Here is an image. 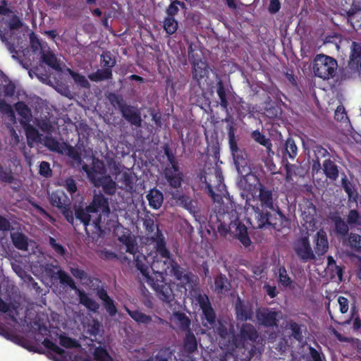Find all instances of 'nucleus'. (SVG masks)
<instances>
[{
    "label": "nucleus",
    "instance_id": "nucleus-1",
    "mask_svg": "<svg viewBox=\"0 0 361 361\" xmlns=\"http://www.w3.org/2000/svg\"><path fill=\"white\" fill-rule=\"evenodd\" d=\"M200 181L205 184V192L210 196L214 201L216 200V197H221L224 195L226 185L224 183V176L221 170L218 167L208 169L200 174Z\"/></svg>",
    "mask_w": 361,
    "mask_h": 361
},
{
    "label": "nucleus",
    "instance_id": "nucleus-2",
    "mask_svg": "<svg viewBox=\"0 0 361 361\" xmlns=\"http://www.w3.org/2000/svg\"><path fill=\"white\" fill-rule=\"evenodd\" d=\"M23 25V21L14 12L7 18H0V39L11 54L17 53L14 44L10 41L13 34V31L20 28Z\"/></svg>",
    "mask_w": 361,
    "mask_h": 361
},
{
    "label": "nucleus",
    "instance_id": "nucleus-3",
    "mask_svg": "<svg viewBox=\"0 0 361 361\" xmlns=\"http://www.w3.org/2000/svg\"><path fill=\"white\" fill-rule=\"evenodd\" d=\"M107 95L111 104L114 107H118L122 116L131 125L140 127L142 118L140 111L137 107L128 105L124 102L122 96L115 94L114 92H108Z\"/></svg>",
    "mask_w": 361,
    "mask_h": 361
},
{
    "label": "nucleus",
    "instance_id": "nucleus-4",
    "mask_svg": "<svg viewBox=\"0 0 361 361\" xmlns=\"http://www.w3.org/2000/svg\"><path fill=\"white\" fill-rule=\"evenodd\" d=\"M338 68L337 61L329 56L317 54L313 61V72L315 76L327 80L333 78Z\"/></svg>",
    "mask_w": 361,
    "mask_h": 361
},
{
    "label": "nucleus",
    "instance_id": "nucleus-5",
    "mask_svg": "<svg viewBox=\"0 0 361 361\" xmlns=\"http://www.w3.org/2000/svg\"><path fill=\"white\" fill-rule=\"evenodd\" d=\"M218 231L222 236H226L228 233L233 234L234 237L239 240L245 247L251 245L247 228L238 218L231 221L229 224L224 222L220 223L218 226Z\"/></svg>",
    "mask_w": 361,
    "mask_h": 361
},
{
    "label": "nucleus",
    "instance_id": "nucleus-6",
    "mask_svg": "<svg viewBox=\"0 0 361 361\" xmlns=\"http://www.w3.org/2000/svg\"><path fill=\"white\" fill-rule=\"evenodd\" d=\"M155 279L152 278L147 283L155 290L157 297L166 303H171L175 297L170 283L166 282L160 271H155Z\"/></svg>",
    "mask_w": 361,
    "mask_h": 361
},
{
    "label": "nucleus",
    "instance_id": "nucleus-7",
    "mask_svg": "<svg viewBox=\"0 0 361 361\" xmlns=\"http://www.w3.org/2000/svg\"><path fill=\"white\" fill-rule=\"evenodd\" d=\"M88 209L97 216L92 219L95 228H101L102 216H108L110 214L109 199L103 194H94L92 202L88 204Z\"/></svg>",
    "mask_w": 361,
    "mask_h": 361
},
{
    "label": "nucleus",
    "instance_id": "nucleus-8",
    "mask_svg": "<svg viewBox=\"0 0 361 361\" xmlns=\"http://www.w3.org/2000/svg\"><path fill=\"white\" fill-rule=\"evenodd\" d=\"M49 201L53 207L61 210L66 221L73 224V212L71 209V200L67 195L61 190H56L50 195Z\"/></svg>",
    "mask_w": 361,
    "mask_h": 361
},
{
    "label": "nucleus",
    "instance_id": "nucleus-9",
    "mask_svg": "<svg viewBox=\"0 0 361 361\" xmlns=\"http://www.w3.org/2000/svg\"><path fill=\"white\" fill-rule=\"evenodd\" d=\"M293 248L302 262L305 263L317 259L310 245L308 234L297 238L293 243Z\"/></svg>",
    "mask_w": 361,
    "mask_h": 361
},
{
    "label": "nucleus",
    "instance_id": "nucleus-10",
    "mask_svg": "<svg viewBox=\"0 0 361 361\" xmlns=\"http://www.w3.org/2000/svg\"><path fill=\"white\" fill-rule=\"evenodd\" d=\"M256 318L259 325L267 328L278 326L279 312L272 308H257L255 312Z\"/></svg>",
    "mask_w": 361,
    "mask_h": 361
},
{
    "label": "nucleus",
    "instance_id": "nucleus-11",
    "mask_svg": "<svg viewBox=\"0 0 361 361\" xmlns=\"http://www.w3.org/2000/svg\"><path fill=\"white\" fill-rule=\"evenodd\" d=\"M158 271H160L161 274H163L164 272L167 273L169 271L176 279L184 284H188L191 281L190 273H185L184 269H183L176 260L164 264V267H161V269Z\"/></svg>",
    "mask_w": 361,
    "mask_h": 361
},
{
    "label": "nucleus",
    "instance_id": "nucleus-12",
    "mask_svg": "<svg viewBox=\"0 0 361 361\" xmlns=\"http://www.w3.org/2000/svg\"><path fill=\"white\" fill-rule=\"evenodd\" d=\"M197 300L202 311V319L207 321V324H204V326H207V324L214 326L216 323V314L208 296L207 295H200Z\"/></svg>",
    "mask_w": 361,
    "mask_h": 361
},
{
    "label": "nucleus",
    "instance_id": "nucleus-13",
    "mask_svg": "<svg viewBox=\"0 0 361 361\" xmlns=\"http://www.w3.org/2000/svg\"><path fill=\"white\" fill-rule=\"evenodd\" d=\"M125 310L128 314L138 324L147 325L152 322L158 324H164L166 323V320L156 315L154 316V320H153L152 316L147 315L138 310H131L127 307H125Z\"/></svg>",
    "mask_w": 361,
    "mask_h": 361
},
{
    "label": "nucleus",
    "instance_id": "nucleus-14",
    "mask_svg": "<svg viewBox=\"0 0 361 361\" xmlns=\"http://www.w3.org/2000/svg\"><path fill=\"white\" fill-rule=\"evenodd\" d=\"M235 310L238 321L246 322L252 319L253 311L251 305L244 302L240 298L235 302Z\"/></svg>",
    "mask_w": 361,
    "mask_h": 361
},
{
    "label": "nucleus",
    "instance_id": "nucleus-15",
    "mask_svg": "<svg viewBox=\"0 0 361 361\" xmlns=\"http://www.w3.org/2000/svg\"><path fill=\"white\" fill-rule=\"evenodd\" d=\"M40 61L56 71L60 72L62 71L60 59L57 58L49 47L46 50L40 51Z\"/></svg>",
    "mask_w": 361,
    "mask_h": 361
},
{
    "label": "nucleus",
    "instance_id": "nucleus-16",
    "mask_svg": "<svg viewBox=\"0 0 361 361\" xmlns=\"http://www.w3.org/2000/svg\"><path fill=\"white\" fill-rule=\"evenodd\" d=\"M171 258L170 251L167 247L159 249L156 251V256L152 264V269L155 271H159L164 267V264L169 263L170 261H173Z\"/></svg>",
    "mask_w": 361,
    "mask_h": 361
},
{
    "label": "nucleus",
    "instance_id": "nucleus-17",
    "mask_svg": "<svg viewBox=\"0 0 361 361\" xmlns=\"http://www.w3.org/2000/svg\"><path fill=\"white\" fill-rule=\"evenodd\" d=\"M164 172L165 178L171 188L177 189L181 186L183 174L180 171L179 166L177 167V170L171 169V168H165Z\"/></svg>",
    "mask_w": 361,
    "mask_h": 361
},
{
    "label": "nucleus",
    "instance_id": "nucleus-18",
    "mask_svg": "<svg viewBox=\"0 0 361 361\" xmlns=\"http://www.w3.org/2000/svg\"><path fill=\"white\" fill-rule=\"evenodd\" d=\"M265 208L259 207V206L253 207L255 212V219L256 220V225L253 226L254 228H262L266 226L273 225L271 222V214L268 211L264 210Z\"/></svg>",
    "mask_w": 361,
    "mask_h": 361
},
{
    "label": "nucleus",
    "instance_id": "nucleus-19",
    "mask_svg": "<svg viewBox=\"0 0 361 361\" xmlns=\"http://www.w3.org/2000/svg\"><path fill=\"white\" fill-rule=\"evenodd\" d=\"M97 297L102 301V305L111 317H114L117 313L114 300L108 295L104 288H100L97 291Z\"/></svg>",
    "mask_w": 361,
    "mask_h": 361
},
{
    "label": "nucleus",
    "instance_id": "nucleus-20",
    "mask_svg": "<svg viewBox=\"0 0 361 361\" xmlns=\"http://www.w3.org/2000/svg\"><path fill=\"white\" fill-rule=\"evenodd\" d=\"M258 200L261 203V207L274 210L273 191L262 183L259 185Z\"/></svg>",
    "mask_w": 361,
    "mask_h": 361
},
{
    "label": "nucleus",
    "instance_id": "nucleus-21",
    "mask_svg": "<svg viewBox=\"0 0 361 361\" xmlns=\"http://www.w3.org/2000/svg\"><path fill=\"white\" fill-rule=\"evenodd\" d=\"M314 253L318 256L324 255L329 249V241L326 232L320 229L317 231L314 240Z\"/></svg>",
    "mask_w": 361,
    "mask_h": 361
},
{
    "label": "nucleus",
    "instance_id": "nucleus-22",
    "mask_svg": "<svg viewBox=\"0 0 361 361\" xmlns=\"http://www.w3.org/2000/svg\"><path fill=\"white\" fill-rule=\"evenodd\" d=\"M298 151L294 139L288 137L281 149L283 162L285 163L288 159L294 160L298 155Z\"/></svg>",
    "mask_w": 361,
    "mask_h": 361
},
{
    "label": "nucleus",
    "instance_id": "nucleus-23",
    "mask_svg": "<svg viewBox=\"0 0 361 361\" xmlns=\"http://www.w3.org/2000/svg\"><path fill=\"white\" fill-rule=\"evenodd\" d=\"M361 63V41L353 42L350 46V52L348 61V67L350 69H357Z\"/></svg>",
    "mask_w": 361,
    "mask_h": 361
},
{
    "label": "nucleus",
    "instance_id": "nucleus-24",
    "mask_svg": "<svg viewBox=\"0 0 361 361\" xmlns=\"http://www.w3.org/2000/svg\"><path fill=\"white\" fill-rule=\"evenodd\" d=\"M73 217L82 223L85 227L90 224L92 219V212L88 209V205L84 208L82 205H75Z\"/></svg>",
    "mask_w": 361,
    "mask_h": 361
},
{
    "label": "nucleus",
    "instance_id": "nucleus-25",
    "mask_svg": "<svg viewBox=\"0 0 361 361\" xmlns=\"http://www.w3.org/2000/svg\"><path fill=\"white\" fill-rule=\"evenodd\" d=\"M146 198L148 200L149 207L154 209H159L164 202L163 193L156 188L149 191Z\"/></svg>",
    "mask_w": 361,
    "mask_h": 361
},
{
    "label": "nucleus",
    "instance_id": "nucleus-26",
    "mask_svg": "<svg viewBox=\"0 0 361 361\" xmlns=\"http://www.w3.org/2000/svg\"><path fill=\"white\" fill-rule=\"evenodd\" d=\"M240 336L243 340V347L245 346V340H249L252 343L255 342L259 336L258 333L253 325L245 323L240 328Z\"/></svg>",
    "mask_w": 361,
    "mask_h": 361
},
{
    "label": "nucleus",
    "instance_id": "nucleus-27",
    "mask_svg": "<svg viewBox=\"0 0 361 361\" xmlns=\"http://www.w3.org/2000/svg\"><path fill=\"white\" fill-rule=\"evenodd\" d=\"M118 240L126 246L127 252L135 256L137 250V244L136 240L132 236L129 231L118 236Z\"/></svg>",
    "mask_w": 361,
    "mask_h": 361
},
{
    "label": "nucleus",
    "instance_id": "nucleus-28",
    "mask_svg": "<svg viewBox=\"0 0 361 361\" xmlns=\"http://www.w3.org/2000/svg\"><path fill=\"white\" fill-rule=\"evenodd\" d=\"M52 115L48 113V115L40 116L36 118L35 123L38 128L44 133L51 135L54 131V122L51 120Z\"/></svg>",
    "mask_w": 361,
    "mask_h": 361
},
{
    "label": "nucleus",
    "instance_id": "nucleus-29",
    "mask_svg": "<svg viewBox=\"0 0 361 361\" xmlns=\"http://www.w3.org/2000/svg\"><path fill=\"white\" fill-rule=\"evenodd\" d=\"M25 130V135L27 140V143L31 145L33 142H40L42 140V135L30 123H23L22 125Z\"/></svg>",
    "mask_w": 361,
    "mask_h": 361
},
{
    "label": "nucleus",
    "instance_id": "nucleus-30",
    "mask_svg": "<svg viewBox=\"0 0 361 361\" xmlns=\"http://www.w3.org/2000/svg\"><path fill=\"white\" fill-rule=\"evenodd\" d=\"M15 109L18 114L21 117L20 124L30 123L32 115L30 109L23 102H18L15 104Z\"/></svg>",
    "mask_w": 361,
    "mask_h": 361
},
{
    "label": "nucleus",
    "instance_id": "nucleus-31",
    "mask_svg": "<svg viewBox=\"0 0 361 361\" xmlns=\"http://www.w3.org/2000/svg\"><path fill=\"white\" fill-rule=\"evenodd\" d=\"M147 264L148 262L145 255L142 254L136 255L135 259V266L137 269L140 271L147 282L152 279L149 274V267Z\"/></svg>",
    "mask_w": 361,
    "mask_h": 361
},
{
    "label": "nucleus",
    "instance_id": "nucleus-32",
    "mask_svg": "<svg viewBox=\"0 0 361 361\" xmlns=\"http://www.w3.org/2000/svg\"><path fill=\"white\" fill-rule=\"evenodd\" d=\"M79 302L87 310L92 312H97L99 308V305L92 298H90L83 290H78Z\"/></svg>",
    "mask_w": 361,
    "mask_h": 361
},
{
    "label": "nucleus",
    "instance_id": "nucleus-33",
    "mask_svg": "<svg viewBox=\"0 0 361 361\" xmlns=\"http://www.w3.org/2000/svg\"><path fill=\"white\" fill-rule=\"evenodd\" d=\"M334 224V231L336 235L345 238L348 235L349 224L345 222L340 216L333 218Z\"/></svg>",
    "mask_w": 361,
    "mask_h": 361
},
{
    "label": "nucleus",
    "instance_id": "nucleus-34",
    "mask_svg": "<svg viewBox=\"0 0 361 361\" xmlns=\"http://www.w3.org/2000/svg\"><path fill=\"white\" fill-rule=\"evenodd\" d=\"M11 241L18 250L26 251L28 249V238L23 233L16 232L11 234Z\"/></svg>",
    "mask_w": 361,
    "mask_h": 361
},
{
    "label": "nucleus",
    "instance_id": "nucleus-35",
    "mask_svg": "<svg viewBox=\"0 0 361 361\" xmlns=\"http://www.w3.org/2000/svg\"><path fill=\"white\" fill-rule=\"evenodd\" d=\"M215 291L217 293H224L231 288V283L227 277L223 274H218L214 279Z\"/></svg>",
    "mask_w": 361,
    "mask_h": 361
},
{
    "label": "nucleus",
    "instance_id": "nucleus-36",
    "mask_svg": "<svg viewBox=\"0 0 361 361\" xmlns=\"http://www.w3.org/2000/svg\"><path fill=\"white\" fill-rule=\"evenodd\" d=\"M324 173L327 178L332 180H336L338 178V166L330 159H326L323 164Z\"/></svg>",
    "mask_w": 361,
    "mask_h": 361
},
{
    "label": "nucleus",
    "instance_id": "nucleus-37",
    "mask_svg": "<svg viewBox=\"0 0 361 361\" xmlns=\"http://www.w3.org/2000/svg\"><path fill=\"white\" fill-rule=\"evenodd\" d=\"M209 66L205 61H201L192 65V77L200 82L208 74Z\"/></svg>",
    "mask_w": 361,
    "mask_h": 361
},
{
    "label": "nucleus",
    "instance_id": "nucleus-38",
    "mask_svg": "<svg viewBox=\"0 0 361 361\" xmlns=\"http://www.w3.org/2000/svg\"><path fill=\"white\" fill-rule=\"evenodd\" d=\"M185 332V336L183 340V348L188 353H192L197 349V341L191 330Z\"/></svg>",
    "mask_w": 361,
    "mask_h": 361
},
{
    "label": "nucleus",
    "instance_id": "nucleus-39",
    "mask_svg": "<svg viewBox=\"0 0 361 361\" xmlns=\"http://www.w3.org/2000/svg\"><path fill=\"white\" fill-rule=\"evenodd\" d=\"M342 187L348 195V200L350 202H357L358 198V193L354 184L350 182L346 176L341 180Z\"/></svg>",
    "mask_w": 361,
    "mask_h": 361
},
{
    "label": "nucleus",
    "instance_id": "nucleus-40",
    "mask_svg": "<svg viewBox=\"0 0 361 361\" xmlns=\"http://www.w3.org/2000/svg\"><path fill=\"white\" fill-rule=\"evenodd\" d=\"M235 165L238 169V171L240 173V169L244 168L247 166V154L243 149H237L236 151H233L231 152Z\"/></svg>",
    "mask_w": 361,
    "mask_h": 361
},
{
    "label": "nucleus",
    "instance_id": "nucleus-41",
    "mask_svg": "<svg viewBox=\"0 0 361 361\" xmlns=\"http://www.w3.org/2000/svg\"><path fill=\"white\" fill-rule=\"evenodd\" d=\"M225 121L228 123L227 127L228 130V143L231 152L236 151L240 148L238 146L237 140L235 136V128L234 126L233 121L230 120L229 118H226Z\"/></svg>",
    "mask_w": 361,
    "mask_h": 361
},
{
    "label": "nucleus",
    "instance_id": "nucleus-42",
    "mask_svg": "<svg viewBox=\"0 0 361 361\" xmlns=\"http://www.w3.org/2000/svg\"><path fill=\"white\" fill-rule=\"evenodd\" d=\"M112 76L111 69H98L96 72L88 75V78L92 82H100L110 79Z\"/></svg>",
    "mask_w": 361,
    "mask_h": 361
},
{
    "label": "nucleus",
    "instance_id": "nucleus-43",
    "mask_svg": "<svg viewBox=\"0 0 361 361\" xmlns=\"http://www.w3.org/2000/svg\"><path fill=\"white\" fill-rule=\"evenodd\" d=\"M20 90L16 81H12L0 70V90Z\"/></svg>",
    "mask_w": 361,
    "mask_h": 361
},
{
    "label": "nucleus",
    "instance_id": "nucleus-44",
    "mask_svg": "<svg viewBox=\"0 0 361 361\" xmlns=\"http://www.w3.org/2000/svg\"><path fill=\"white\" fill-rule=\"evenodd\" d=\"M67 72L71 76L77 86L86 89L90 88V84L85 75H82L71 68H67Z\"/></svg>",
    "mask_w": 361,
    "mask_h": 361
},
{
    "label": "nucleus",
    "instance_id": "nucleus-45",
    "mask_svg": "<svg viewBox=\"0 0 361 361\" xmlns=\"http://www.w3.org/2000/svg\"><path fill=\"white\" fill-rule=\"evenodd\" d=\"M173 317L177 320L178 324L180 329L184 331L191 330V321L185 313L181 312H176L173 313Z\"/></svg>",
    "mask_w": 361,
    "mask_h": 361
},
{
    "label": "nucleus",
    "instance_id": "nucleus-46",
    "mask_svg": "<svg viewBox=\"0 0 361 361\" xmlns=\"http://www.w3.org/2000/svg\"><path fill=\"white\" fill-rule=\"evenodd\" d=\"M348 19L354 27L361 28V9L351 8L346 11Z\"/></svg>",
    "mask_w": 361,
    "mask_h": 361
},
{
    "label": "nucleus",
    "instance_id": "nucleus-47",
    "mask_svg": "<svg viewBox=\"0 0 361 361\" xmlns=\"http://www.w3.org/2000/svg\"><path fill=\"white\" fill-rule=\"evenodd\" d=\"M251 136L255 142L265 147L268 152L271 150L272 143L270 139L267 138L259 130H255L252 131Z\"/></svg>",
    "mask_w": 361,
    "mask_h": 361
},
{
    "label": "nucleus",
    "instance_id": "nucleus-48",
    "mask_svg": "<svg viewBox=\"0 0 361 361\" xmlns=\"http://www.w3.org/2000/svg\"><path fill=\"white\" fill-rule=\"evenodd\" d=\"M163 150L164 154L167 157V160L170 164V166L166 168H171V169L177 170V167L179 166L178 162L176 158L175 154L169 147V144L166 143L163 146Z\"/></svg>",
    "mask_w": 361,
    "mask_h": 361
},
{
    "label": "nucleus",
    "instance_id": "nucleus-49",
    "mask_svg": "<svg viewBox=\"0 0 361 361\" xmlns=\"http://www.w3.org/2000/svg\"><path fill=\"white\" fill-rule=\"evenodd\" d=\"M98 185H102L104 192L107 195H114L116 191V183L110 176H103Z\"/></svg>",
    "mask_w": 361,
    "mask_h": 361
},
{
    "label": "nucleus",
    "instance_id": "nucleus-50",
    "mask_svg": "<svg viewBox=\"0 0 361 361\" xmlns=\"http://www.w3.org/2000/svg\"><path fill=\"white\" fill-rule=\"evenodd\" d=\"M164 30L165 32L171 35L174 34L178 27V21L173 17H166L164 20Z\"/></svg>",
    "mask_w": 361,
    "mask_h": 361
},
{
    "label": "nucleus",
    "instance_id": "nucleus-51",
    "mask_svg": "<svg viewBox=\"0 0 361 361\" xmlns=\"http://www.w3.org/2000/svg\"><path fill=\"white\" fill-rule=\"evenodd\" d=\"M279 283L283 287H290L293 283L291 278L288 276L286 269L284 266H280L278 269Z\"/></svg>",
    "mask_w": 361,
    "mask_h": 361
},
{
    "label": "nucleus",
    "instance_id": "nucleus-52",
    "mask_svg": "<svg viewBox=\"0 0 361 361\" xmlns=\"http://www.w3.org/2000/svg\"><path fill=\"white\" fill-rule=\"evenodd\" d=\"M348 245L355 252L361 253V235L351 233L348 237Z\"/></svg>",
    "mask_w": 361,
    "mask_h": 361
},
{
    "label": "nucleus",
    "instance_id": "nucleus-53",
    "mask_svg": "<svg viewBox=\"0 0 361 361\" xmlns=\"http://www.w3.org/2000/svg\"><path fill=\"white\" fill-rule=\"evenodd\" d=\"M286 82L289 87L295 89L296 90H300L299 87L298 77L294 74V72L291 69H288L285 73Z\"/></svg>",
    "mask_w": 361,
    "mask_h": 361
},
{
    "label": "nucleus",
    "instance_id": "nucleus-54",
    "mask_svg": "<svg viewBox=\"0 0 361 361\" xmlns=\"http://www.w3.org/2000/svg\"><path fill=\"white\" fill-rule=\"evenodd\" d=\"M59 279L62 284L68 286L72 290H78V288L73 279L63 270L57 272Z\"/></svg>",
    "mask_w": 361,
    "mask_h": 361
},
{
    "label": "nucleus",
    "instance_id": "nucleus-55",
    "mask_svg": "<svg viewBox=\"0 0 361 361\" xmlns=\"http://www.w3.org/2000/svg\"><path fill=\"white\" fill-rule=\"evenodd\" d=\"M59 338L60 345L66 348H77L80 346L79 342L76 339L72 338L66 335H60Z\"/></svg>",
    "mask_w": 361,
    "mask_h": 361
},
{
    "label": "nucleus",
    "instance_id": "nucleus-56",
    "mask_svg": "<svg viewBox=\"0 0 361 361\" xmlns=\"http://www.w3.org/2000/svg\"><path fill=\"white\" fill-rule=\"evenodd\" d=\"M315 160L314 161V167L317 165L318 167H320V159L322 158H324L326 157L329 156V153L326 149L323 147L322 145H317L314 147V149Z\"/></svg>",
    "mask_w": 361,
    "mask_h": 361
},
{
    "label": "nucleus",
    "instance_id": "nucleus-57",
    "mask_svg": "<svg viewBox=\"0 0 361 361\" xmlns=\"http://www.w3.org/2000/svg\"><path fill=\"white\" fill-rule=\"evenodd\" d=\"M44 145L52 152L60 151V144L58 140L48 134L44 137Z\"/></svg>",
    "mask_w": 361,
    "mask_h": 361
},
{
    "label": "nucleus",
    "instance_id": "nucleus-58",
    "mask_svg": "<svg viewBox=\"0 0 361 361\" xmlns=\"http://www.w3.org/2000/svg\"><path fill=\"white\" fill-rule=\"evenodd\" d=\"M349 226H361V214L356 209H350L347 215Z\"/></svg>",
    "mask_w": 361,
    "mask_h": 361
},
{
    "label": "nucleus",
    "instance_id": "nucleus-59",
    "mask_svg": "<svg viewBox=\"0 0 361 361\" xmlns=\"http://www.w3.org/2000/svg\"><path fill=\"white\" fill-rule=\"evenodd\" d=\"M42 343L45 348L49 349L59 355L63 356L65 353V350L59 347L55 343L47 338H44Z\"/></svg>",
    "mask_w": 361,
    "mask_h": 361
},
{
    "label": "nucleus",
    "instance_id": "nucleus-60",
    "mask_svg": "<svg viewBox=\"0 0 361 361\" xmlns=\"http://www.w3.org/2000/svg\"><path fill=\"white\" fill-rule=\"evenodd\" d=\"M94 357L97 361H112V358L104 348H97L94 352Z\"/></svg>",
    "mask_w": 361,
    "mask_h": 361
},
{
    "label": "nucleus",
    "instance_id": "nucleus-61",
    "mask_svg": "<svg viewBox=\"0 0 361 361\" xmlns=\"http://www.w3.org/2000/svg\"><path fill=\"white\" fill-rule=\"evenodd\" d=\"M188 59L190 62L192 63V66L194 63H197L199 61H202L201 54L197 53L195 49L193 48V44L192 42L188 43Z\"/></svg>",
    "mask_w": 361,
    "mask_h": 361
},
{
    "label": "nucleus",
    "instance_id": "nucleus-62",
    "mask_svg": "<svg viewBox=\"0 0 361 361\" xmlns=\"http://www.w3.org/2000/svg\"><path fill=\"white\" fill-rule=\"evenodd\" d=\"M49 244L58 255L64 256L66 255V248L62 245L56 243L54 238L49 237Z\"/></svg>",
    "mask_w": 361,
    "mask_h": 361
},
{
    "label": "nucleus",
    "instance_id": "nucleus-63",
    "mask_svg": "<svg viewBox=\"0 0 361 361\" xmlns=\"http://www.w3.org/2000/svg\"><path fill=\"white\" fill-rule=\"evenodd\" d=\"M289 329L291 330L293 337L298 340L300 341L302 338V334L301 326L295 322H290L289 324Z\"/></svg>",
    "mask_w": 361,
    "mask_h": 361
},
{
    "label": "nucleus",
    "instance_id": "nucleus-64",
    "mask_svg": "<svg viewBox=\"0 0 361 361\" xmlns=\"http://www.w3.org/2000/svg\"><path fill=\"white\" fill-rule=\"evenodd\" d=\"M334 118L339 122H345L348 120L347 113L343 105L340 104L337 106L334 114Z\"/></svg>",
    "mask_w": 361,
    "mask_h": 361
}]
</instances>
